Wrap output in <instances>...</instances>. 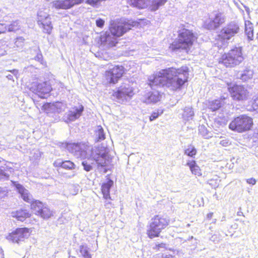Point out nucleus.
Wrapping results in <instances>:
<instances>
[{"label": "nucleus", "instance_id": "54", "mask_svg": "<svg viewBox=\"0 0 258 258\" xmlns=\"http://www.w3.org/2000/svg\"><path fill=\"white\" fill-rule=\"evenodd\" d=\"M0 258H4V251L1 247H0Z\"/></svg>", "mask_w": 258, "mask_h": 258}, {"label": "nucleus", "instance_id": "29", "mask_svg": "<svg viewBox=\"0 0 258 258\" xmlns=\"http://www.w3.org/2000/svg\"><path fill=\"white\" fill-rule=\"evenodd\" d=\"M95 140L97 142H100L105 139V134L104 130L100 125H98L96 127L95 131Z\"/></svg>", "mask_w": 258, "mask_h": 258}, {"label": "nucleus", "instance_id": "57", "mask_svg": "<svg viewBox=\"0 0 258 258\" xmlns=\"http://www.w3.org/2000/svg\"><path fill=\"white\" fill-rule=\"evenodd\" d=\"M216 221H217V220H216V219H213L212 220V222H211V223H214V224H215V223H216Z\"/></svg>", "mask_w": 258, "mask_h": 258}, {"label": "nucleus", "instance_id": "27", "mask_svg": "<svg viewBox=\"0 0 258 258\" xmlns=\"http://www.w3.org/2000/svg\"><path fill=\"white\" fill-rule=\"evenodd\" d=\"M166 0H148V6L151 7V10L152 11H155L159 8L165 4Z\"/></svg>", "mask_w": 258, "mask_h": 258}, {"label": "nucleus", "instance_id": "48", "mask_svg": "<svg viewBox=\"0 0 258 258\" xmlns=\"http://www.w3.org/2000/svg\"><path fill=\"white\" fill-rule=\"evenodd\" d=\"M246 182L248 184L254 185L256 183V181L254 178H250L247 179L246 180Z\"/></svg>", "mask_w": 258, "mask_h": 258}, {"label": "nucleus", "instance_id": "16", "mask_svg": "<svg viewBox=\"0 0 258 258\" xmlns=\"http://www.w3.org/2000/svg\"><path fill=\"white\" fill-rule=\"evenodd\" d=\"M30 235L29 230L26 228H17L16 230L9 234L7 237L8 240L14 243H18L28 238Z\"/></svg>", "mask_w": 258, "mask_h": 258}, {"label": "nucleus", "instance_id": "46", "mask_svg": "<svg viewBox=\"0 0 258 258\" xmlns=\"http://www.w3.org/2000/svg\"><path fill=\"white\" fill-rule=\"evenodd\" d=\"M7 31V25L0 23V34Z\"/></svg>", "mask_w": 258, "mask_h": 258}, {"label": "nucleus", "instance_id": "59", "mask_svg": "<svg viewBox=\"0 0 258 258\" xmlns=\"http://www.w3.org/2000/svg\"><path fill=\"white\" fill-rule=\"evenodd\" d=\"M104 172L105 173H106V172H107V169H106V168L104 169Z\"/></svg>", "mask_w": 258, "mask_h": 258}, {"label": "nucleus", "instance_id": "45", "mask_svg": "<svg viewBox=\"0 0 258 258\" xmlns=\"http://www.w3.org/2000/svg\"><path fill=\"white\" fill-rule=\"evenodd\" d=\"M34 59L35 60L40 62L41 63H42L43 56L42 54L40 52L37 53V55L35 56Z\"/></svg>", "mask_w": 258, "mask_h": 258}, {"label": "nucleus", "instance_id": "43", "mask_svg": "<svg viewBox=\"0 0 258 258\" xmlns=\"http://www.w3.org/2000/svg\"><path fill=\"white\" fill-rule=\"evenodd\" d=\"M251 107L253 110L258 112V97H256L253 100Z\"/></svg>", "mask_w": 258, "mask_h": 258}, {"label": "nucleus", "instance_id": "7", "mask_svg": "<svg viewBox=\"0 0 258 258\" xmlns=\"http://www.w3.org/2000/svg\"><path fill=\"white\" fill-rule=\"evenodd\" d=\"M168 219L160 216H155L151 220L147 234L150 238L158 237L161 231L169 224Z\"/></svg>", "mask_w": 258, "mask_h": 258}, {"label": "nucleus", "instance_id": "40", "mask_svg": "<svg viewBox=\"0 0 258 258\" xmlns=\"http://www.w3.org/2000/svg\"><path fill=\"white\" fill-rule=\"evenodd\" d=\"M163 113V110H158L157 111L153 112L150 116V120L153 121L158 117L159 115Z\"/></svg>", "mask_w": 258, "mask_h": 258}, {"label": "nucleus", "instance_id": "53", "mask_svg": "<svg viewBox=\"0 0 258 258\" xmlns=\"http://www.w3.org/2000/svg\"><path fill=\"white\" fill-rule=\"evenodd\" d=\"M213 215V213L211 212L207 214V219H211Z\"/></svg>", "mask_w": 258, "mask_h": 258}, {"label": "nucleus", "instance_id": "60", "mask_svg": "<svg viewBox=\"0 0 258 258\" xmlns=\"http://www.w3.org/2000/svg\"><path fill=\"white\" fill-rule=\"evenodd\" d=\"M189 226H190V224H188L187 225V227H189Z\"/></svg>", "mask_w": 258, "mask_h": 258}, {"label": "nucleus", "instance_id": "25", "mask_svg": "<svg viewBox=\"0 0 258 258\" xmlns=\"http://www.w3.org/2000/svg\"><path fill=\"white\" fill-rule=\"evenodd\" d=\"M186 165L189 167L193 174L199 176L202 175L201 170L195 160H189Z\"/></svg>", "mask_w": 258, "mask_h": 258}, {"label": "nucleus", "instance_id": "17", "mask_svg": "<svg viewBox=\"0 0 258 258\" xmlns=\"http://www.w3.org/2000/svg\"><path fill=\"white\" fill-rule=\"evenodd\" d=\"M84 110V107L82 105L75 106L72 108L68 113L66 114L65 117L70 121H73L79 118Z\"/></svg>", "mask_w": 258, "mask_h": 258}, {"label": "nucleus", "instance_id": "34", "mask_svg": "<svg viewBox=\"0 0 258 258\" xmlns=\"http://www.w3.org/2000/svg\"><path fill=\"white\" fill-rule=\"evenodd\" d=\"M79 251L83 258H91V254L89 252V248L86 245H81L79 247Z\"/></svg>", "mask_w": 258, "mask_h": 258}, {"label": "nucleus", "instance_id": "52", "mask_svg": "<svg viewBox=\"0 0 258 258\" xmlns=\"http://www.w3.org/2000/svg\"><path fill=\"white\" fill-rule=\"evenodd\" d=\"M210 240L212 241L215 242L218 241V240L217 238L216 235H213L211 236L210 238Z\"/></svg>", "mask_w": 258, "mask_h": 258}, {"label": "nucleus", "instance_id": "5", "mask_svg": "<svg viewBox=\"0 0 258 258\" xmlns=\"http://www.w3.org/2000/svg\"><path fill=\"white\" fill-rule=\"evenodd\" d=\"M252 125V118L245 114H242L235 117L231 121L229 128L233 131L241 133L250 130Z\"/></svg>", "mask_w": 258, "mask_h": 258}, {"label": "nucleus", "instance_id": "22", "mask_svg": "<svg viewBox=\"0 0 258 258\" xmlns=\"http://www.w3.org/2000/svg\"><path fill=\"white\" fill-rule=\"evenodd\" d=\"M54 165L56 167H61L66 169H73L75 168V164L71 161L66 160L62 161L60 159L57 160L54 163Z\"/></svg>", "mask_w": 258, "mask_h": 258}, {"label": "nucleus", "instance_id": "58", "mask_svg": "<svg viewBox=\"0 0 258 258\" xmlns=\"http://www.w3.org/2000/svg\"><path fill=\"white\" fill-rule=\"evenodd\" d=\"M240 213L242 214V212H238V215H239V216L241 215Z\"/></svg>", "mask_w": 258, "mask_h": 258}, {"label": "nucleus", "instance_id": "56", "mask_svg": "<svg viewBox=\"0 0 258 258\" xmlns=\"http://www.w3.org/2000/svg\"><path fill=\"white\" fill-rule=\"evenodd\" d=\"M37 153H35L37 155V158L40 156V153L39 151H36Z\"/></svg>", "mask_w": 258, "mask_h": 258}, {"label": "nucleus", "instance_id": "55", "mask_svg": "<svg viewBox=\"0 0 258 258\" xmlns=\"http://www.w3.org/2000/svg\"><path fill=\"white\" fill-rule=\"evenodd\" d=\"M111 204V203L109 202H105V206L107 208H109V205H110Z\"/></svg>", "mask_w": 258, "mask_h": 258}, {"label": "nucleus", "instance_id": "19", "mask_svg": "<svg viewBox=\"0 0 258 258\" xmlns=\"http://www.w3.org/2000/svg\"><path fill=\"white\" fill-rule=\"evenodd\" d=\"M66 107V104L61 102L47 103L44 105V107L46 110L57 113L63 111Z\"/></svg>", "mask_w": 258, "mask_h": 258}, {"label": "nucleus", "instance_id": "47", "mask_svg": "<svg viewBox=\"0 0 258 258\" xmlns=\"http://www.w3.org/2000/svg\"><path fill=\"white\" fill-rule=\"evenodd\" d=\"M7 192L3 188L0 187V199L5 197L7 195Z\"/></svg>", "mask_w": 258, "mask_h": 258}, {"label": "nucleus", "instance_id": "10", "mask_svg": "<svg viewBox=\"0 0 258 258\" xmlns=\"http://www.w3.org/2000/svg\"><path fill=\"white\" fill-rule=\"evenodd\" d=\"M225 15L221 12H215L209 16L204 23V27L208 30H216L226 21Z\"/></svg>", "mask_w": 258, "mask_h": 258}, {"label": "nucleus", "instance_id": "44", "mask_svg": "<svg viewBox=\"0 0 258 258\" xmlns=\"http://www.w3.org/2000/svg\"><path fill=\"white\" fill-rule=\"evenodd\" d=\"M96 26L100 28H102L104 25V21L102 19H98L96 20Z\"/></svg>", "mask_w": 258, "mask_h": 258}, {"label": "nucleus", "instance_id": "4", "mask_svg": "<svg viewBox=\"0 0 258 258\" xmlns=\"http://www.w3.org/2000/svg\"><path fill=\"white\" fill-rule=\"evenodd\" d=\"M240 30L238 23L235 21L228 23L219 32L215 44L219 48L225 47L230 40L240 32Z\"/></svg>", "mask_w": 258, "mask_h": 258}, {"label": "nucleus", "instance_id": "2", "mask_svg": "<svg viewBox=\"0 0 258 258\" xmlns=\"http://www.w3.org/2000/svg\"><path fill=\"white\" fill-rule=\"evenodd\" d=\"M107 153L106 149L103 146L94 147L91 148L90 153L87 157L83 158L86 159L82 162L84 169L86 171H90L94 166L98 167H105L108 165V160L107 159Z\"/></svg>", "mask_w": 258, "mask_h": 258}, {"label": "nucleus", "instance_id": "3", "mask_svg": "<svg viewBox=\"0 0 258 258\" xmlns=\"http://www.w3.org/2000/svg\"><path fill=\"white\" fill-rule=\"evenodd\" d=\"M196 39L192 31L183 29L178 32V37L170 44V48L173 51L181 50L187 53Z\"/></svg>", "mask_w": 258, "mask_h": 258}, {"label": "nucleus", "instance_id": "21", "mask_svg": "<svg viewBox=\"0 0 258 258\" xmlns=\"http://www.w3.org/2000/svg\"><path fill=\"white\" fill-rule=\"evenodd\" d=\"M113 185V181L111 179H108V181L103 183L101 186V191L103 195V198L105 200H111L110 196V189Z\"/></svg>", "mask_w": 258, "mask_h": 258}, {"label": "nucleus", "instance_id": "51", "mask_svg": "<svg viewBox=\"0 0 258 258\" xmlns=\"http://www.w3.org/2000/svg\"><path fill=\"white\" fill-rule=\"evenodd\" d=\"M252 138L254 139H257L258 140V130H255L253 134Z\"/></svg>", "mask_w": 258, "mask_h": 258}, {"label": "nucleus", "instance_id": "35", "mask_svg": "<svg viewBox=\"0 0 258 258\" xmlns=\"http://www.w3.org/2000/svg\"><path fill=\"white\" fill-rule=\"evenodd\" d=\"M20 28L19 22L18 21L12 22L10 24L7 25V31L15 32Z\"/></svg>", "mask_w": 258, "mask_h": 258}, {"label": "nucleus", "instance_id": "31", "mask_svg": "<svg viewBox=\"0 0 258 258\" xmlns=\"http://www.w3.org/2000/svg\"><path fill=\"white\" fill-rule=\"evenodd\" d=\"M245 32L248 39L252 40L253 38V27L252 23L247 21L245 22Z\"/></svg>", "mask_w": 258, "mask_h": 258}, {"label": "nucleus", "instance_id": "24", "mask_svg": "<svg viewBox=\"0 0 258 258\" xmlns=\"http://www.w3.org/2000/svg\"><path fill=\"white\" fill-rule=\"evenodd\" d=\"M40 27L43 28V32L47 34H50L52 29V25L51 22V18L50 17H48L43 21L40 22Z\"/></svg>", "mask_w": 258, "mask_h": 258}, {"label": "nucleus", "instance_id": "49", "mask_svg": "<svg viewBox=\"0 0 258 258\" xmlns=\"http://www.w3.org/2000/svg\"><path fill=\"white\" fill-rule=\"evenodd\" d=\"M220 144L223 146L226 147L229 145V141L227 140H222L220 141Z\"/></svg>", "mask_w": 258, "mask_h": 258}, {"label": "nucleus", "instance_id": "33", "mask_svg": "<svg viewBox=\"0 0 258 258\" xmlns=\"http://www.w3.org/2000/svg\"><path fill=\"white\" fill-rule=\"evenodd\" d=\"M183 118L186 120H191L194 115V111L192 108L186 107L183 113Z\"/></svg>", "mask_w": 258, "mask_h": 258}, {"label": "nucleus", "instance_id": "15", "mask_svg": "<svg viewBox=\"0 0 258 258\" xmlns=\"http://www.w3.org/2000/svg\"><path fill=\"white\" fill-rule=\"evenodd\" d=\"M123 73L124 68L122 66H115L106 72V80L110 84H114L122 77Z\"/></svg>", "mask_w": 258, "mask_h": 258}, {"label": "nucleus", "instance_id": "14", "mask_svg": "<svg viewBox=\"0 0 258 258\" xmlns=\"http://www.w3.org/2000/svg\"><path fill=\"white\" fill-rule=\"evenodd\" d=\"M134 94L133 88L128 84H124L118 88L114 93L113 96L118 100V101L123 102L131 99Z\"/></svg>", "mask_w": 258, "mask_h": 258}, {"label": "nucleus", "instance_id": "6", "mask_svg": "<svg viewBox=\"0 0 258 258\" xmlns=\"http://www.w3.org/2000/svg\"><path fill=\"white\" fill-rule=\"evenodd\" d=\"M13 184L23 200L26 202L30 203L31 209L34 211L36 215H38L45 205L39 201H34L32 196L28 190L24 188L21 184L17 182H13Z\"/></svg>", "mask_w": 258, "mask_h": 258}, {"label": "nucleus", "instance_id": "9", "mask_svg": "<svg viewBox=\"0 0 258 258\" xmlns=\"http://www.w3.org/2000/svg\"><path fill=\"white\" fill-rule=\"evenodd\" d=\"M67 149L76 158L81 159L87 157L90 153L91 147L85 143H70L67 145Z\"/></svg>", "mask_w": 258, "mask_h": 258}, {"label": "nucleus", "instance_id": "38", "mask_svg": "<svg viewBox=\"0 0 258 258\" xmlns=\"http://www.w3.org/2000/svg\"><path fill=\"white\" fill-rule=\"evenodd\" d=\"M7 72H9L11 74H6V77L9 80H11L14 82V77L16 78L18 77V71L16 69H14L11 71H7Z\"/></svg>", "mask_w": 258, "mask_h": 258}, {"label": "nucleus", "instance_id": "30", "mask_svg": "<svg viewBox=\"0 0 258 258\" xmlns=\"http://www.w3.org/2000/svg\"><path fill=\"white\" fill-rule=\"evenodd\" d=\"M224 102L221 99L220 100H215L209 102V108L212 111H214L219 109Z\"/></svg>", "mask_w": 258, "mask_h": 258}, {"label": "nucleus", "instance_id": "12", "mask_svg": "<svg viewBox=\"0 0 258 258\" xmlns=\"http://www.w3.org/2000/svg\"><path fill=\"white\" fill-rule=\"evenodd\" d=\"M133 26L128 21L120 20L112 21L109 27L110 32L117 38L121 36L125 33L131 29Z\"/></svg>", "mask_w": 258, "mask_h": 258}, {"label": "nucleus", "instance_id": "32", "mask_svg": "<svg viewBox=\"0 0 258 258\" xmlns=\"http://www.w3.org/2000/svg\"><path fill=\"white\" fill-rule=\"evenodd\" d=\"M38 215L44 219H47L53 215V213L52 211L45 205Z\"/></svg>", "mask_w": 258, "mask_h": 258}, {"label": "nucleus", "instance_id": "42", "mask_svg": "<svg viewBox=\"0 0 258 258\" xmlns=\"http://www.w3.org/2000/svg\"><path fill=\"white\" fill-rule=\"evenodd\" d=\"M9 174L0 169V180H6L9 178Z\"/></svg>", "mask_w": 258, "mask_h": 258}, {"label": "nucleus", "instance_id": "11", "mask_svg": "<svg viewBox=\"0 0 258 258\" xmlns=\"http://www.w3.org/2000/svg\"><path fill=\"white\" fill-rule=\"evenodd\" d=\"M30 89L39 97L45 98L52 90V88L48 81H36L32 83Z\"/></svg>", "mask_w": 258, "mask_h": 258}, {"label": "nucleus", "instance_id": "20", "mask_svg": "<svg viewBox=\"0 0 258 258\" xmlns=\"http://www.w3.org/2000/svg\"><path fill=\"white\" fill-rule=\"evenodd\" d=\"M11 216L16 218L18 221H24L26 218L30 216V214L27 210L21 209L12 211L11 212Z\"/></svg>", "mask_w": 258, "mask_h": 258}, {"label": "nucleus", "instance_id": "41", "mask_svg": "<svg viewBox=\"0 0 258 258\" xmlns=\"http://www.w3.org/2000/svg\"><path fill=\"white\" fill-rule=\"evenodd\" d=\"M199 131L200 134L202 135L204 138H208L207 130L204 125L199 126Z\"/></svg>", "mask_w": 258, "mask_h": 258}, {"label": "nucleus", "instance_id": "50", "mask_svg": "<svg viewBox=\"0 0 258 258\" xmlns=\"http://www.w3.org/2000/svg\"><path fill=\"white\" fill-rule=\"evenodd\" d=\"M166 244L164 243H159L156 245V248L159 249L160 248H165Z\"/></svg>", "mask_w": 258, "mask_h": 258}, {"label": "nucleus", "instance_id": "13", "mask_svg": "<svg viewBox=\"0 0 258 258\" xmlns=\"http://www.w3.org/2000/svg\"><path fill=\"white\" fill-rule=\"evenodd\" d=\"M228 89L233 100L243 101L247 100L249 92L243 86L236 84H228Z\"/></svg>", "mask_w": 258, "mask_h": 258}, {"label": "nucleus", "instance_id": "18", "mask_svg": "<svg viewBox=\"0 0 258 258\" xmlns=\"http://www.w3.org/2000/svg\"><path fill=\"white\" fill-rule=\"evenodd\" d=\"M102 44L108 47L114 46L117 43V38L112 35L111 33L106 32L100 37Z\"/></svg>", "mask_w": 258, "mask_h": 258}, {"label": "nucleus", "instance_id": "1", "mask_svg": "<svg viewBox=\"0 0 258 258\" xmlns=\"http://www.w3.org/2000/svg\"><path fill=\"white\" fill-rule=\"evenodd\" d=\"M188 68L183 66L180 69L173 68L162 70L158 74L151 76L149 79L148 85L151 89H155L156 87H166L171 90H176L187 81Z\"/></svg>", "mask_w": 258, "mask_h": 258}, {"label": "nucleus", "instance_id": "8", "mask_svg": "<svg viewBox=\"0 0 258 258\" xmlns=\"http://www.w3.org/2000/svg\"><path fill=\"white\" fill-rule=\"evenodd\" d=\"M222 59V63L226 67H233L239 64L244 59L241 48L235 47L224 54Z\"/></svg>", "mask_w": 258, "mask_h": 258}, {"label": "nucleus", "instance_id": "39", "mask_svg": "<svg viewBox=\"0 0 258 258\" xmlns=\"http://www.w3.org/2000/svg\"><path fill=\"white\" fill-rule=\"evenodd\" d=\"M25 39L23 37H18L16 39L15 45L18 48H22L24 45Z\"/></svg>", "mask_w": 258, "mask_h": 258}, {"label": "nucleus", "instance_id": "61", "mask_svg": "<svg viewBox=\"0 0 258 258\" xmlns=\"http://www.w3.org/2000/svg\"><path fill=\"white\" fill-rule=\"evenodd\" d=\"M5 54V53H0V55H4Z\"/></svg>", "mask_w": 258, "mask_h": 258}, {"label": "nucleus", "instance_id": "37", "mask_svg": "<svg viewBox=\"0 0 258 258\" xmlns=\"http://www.w3.org/2000/svg\"><path fill=\"white\" fill-rule=\"evenodd\" d=\"M47 12L39 10L37 13V23L38 25H40V22L43 21L45 19L49 17Z\"/></svg>", "mask_w": 258, "mask_h": 258}, {"label": "nucleus", "instance_id": "23", "mask_svg": "<svg viewBox=\"0 0 258 258\" xmlns=\"http://www.w3.org/2000/svg\"><path fill=\"white\" fill-rule=\"evenodd\" d=\"M160 100V94L158 91L149 92L145 97L144 102L146 103H156Z\"/></svg>", "mask_w": 258, "mask_h": 258}, {"label": "nucleus", "instance_id": "26", "mask_svg": "<svg viewBox=\"0 0 258 258\" xmlns=\"http://www.w3.org/2000/svg\"><path fill=\"white\" fill-rule=\"evenodd\" d=\"M128 3L139 9H144L148 6V0H129Z\"/></svg>", "mask_w": 258, "mask_h": 258}, {"label": "nucleus", "instance_id": "28", "mask_svg": "<svg viewBox=\"0 0 258 258\" xmlns=\"http://www.w3.org/2000/svg\"><path fill=\"white\" fill-rule=\"evenodd\" d=\"M253 74V71L246 68L242 72L238 74V78L242 80L243 81H246L252 78Z\"/></svg>", "mask_w": 258, "mask_h": 258}, {"label": "nucleus", "instance_id": "36", "mask_svg": "<svg viewBox=\"0 0 258 258\" xmlns=\"http://www.w3.org/2000/svg\"><path fill=\"white\" fill-rule=\"evenodd\" d=\"M196 153V149L191 145H188L187 148L184 150V154L191 157H194Z\"/></svg>", "mask_w": 258, "mask_h": 258}]
</instances>
